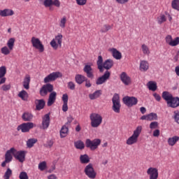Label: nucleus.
<instances>
[{
	"label": "nucleus",
	"mask_w": 179,
	"mask_h": 179,
	"mask_svg": "<svg viewBox=\"0 0 179 179\" xmlns=\"http://www.w3.org/2000/svg\"><path fill=\"white\" fill-rule=\"evenodd\" d=\"M26 151H17L15 148H11L10 150H7L5 154V160L1 163V167H6L8 163H10L13 157L18 160L20 163H23L26 160Z\"/></svg>",
	"instance_id": "nucleus-1"
},
{
	"label": "nucleus",
	"mask_w": 179,
	"mask_h": 179,
	"mask_svg": "<svg viewBox=\"0 0 179 179\" xmlns=\"http://www.w3.org/2000/svg\"><path fill=\"white\" fill-rule=\"evenodd\" d=\"M162 99L166 101L168 107H171V108L179 107V98L173 96L171 93L167 91L163 92Z\"/></svg>",
	"instance_id": "nucleus-2"
},
{
	"label": "nucleus",
	"mask_w": 179,
	"mask_h": 179,
	"mask_svg": "<svg viewBox=\"0 0 179 179\" xmlns=\"http://www.w3.org/2000/svg\"><path fill=\"white\" fill-rule=\"evenodd\" d=\"M142 132V126H138L136 129L134 131L133 134L127 140V145H135L138 142V138L139 135Z\"/></svg>",
	"instance_id": "nucleus-3"
},
{
	"label": "nucleus",
	"mask_w": 179,
	"mask_h": 179,
	"mask_svg": "<svg viewBox=\"0 0 179 179\" xmlns=\"http://www.w3.org/2000/svg\"><path fill=\"white\" fill-rule=\"evenodd\" d=\"M90 120L92 128H99V126L101 125V122H103V117H101L100 114L96 113H92L90 115Z\"/></svg>",
	"instance_id": "nucleus-4"
},
{
	"label": "nucleus",
	"mask_w": 179,
	"mask_h": 179,
	"mask_svg": "<svg viewBox=\"0 0 179 179\" xmlns=\"http://www.w3.org/2000/svg\"><path fill=\"white\" fill-rule=\"evenodd\" d=\"M112 110L114 113L120 114L121 111V101L120 100V95L118 94H115L112 98Z\"/></svg>",
	"instance_id": "nucleus-5"
},
{
	"label": "nucleus",
	"mask_w": 179,
	"mask_h": 179,
	"mask_svg": "<svg viewBox=\"0 0 179 179\" xmlns=\"http://www.w3.org/2000/svg\"><path fill=\"white\" fill-rule=\"evenodd\" d=\"M62 34H59L50 42V45L54 50H58V47H62Z\"/></svg>",
	"instance_id": "nucleus-6"
},
{
	"label": "nucleus",
	"mask_w": 179,
	"mask_h": 179,
	"mask_svg": "<svg viewBox=\"0 0 179 179\" xmlns=\"http://www.w3.org/2000/svg\"><path fill=\"white\" fill-rule=\"evenodd\" d=\"M100 143H101V140L99 138L94 139L91 141L90 139H87L85 142V145L87 148L91 149V150H96L99 146H100Z\"/></svg>",
	"instance_id": "nucleus-7"
},
{
	"label": "nucleus",
	"mask_w": 179,
	"mask_h": 179,
	"mask_svg": "<svg viewBox=\"0 0 179 179\" xmlns=\"http://www.w3.org/2000/svg\"><path fill=\"white\" fill-rule=\"evenodd\" d=\"M31 43L34 48L38 50L39 52H44V45L39 38L34 36L31 39Z\"/></svg>",
	"instance_id": "nucleus-8"
},
{
	"label": "nucleus",
	"mask_w": 179,
	"mask_h": 179,
	"mask_svg": "<svg viewBox=\"0 0 179 179\" xmlns=\"http://www.w3.org/2000/svg\"><path fill=\"white\" fill-rule=\"evenodd\" d=\"M84 172L87 175L89 178L94 179L96 178V173L93 168V165L92 164H89L85 168Z\"/></svg>",
	"instance_id": "nucleus-9"
},
{
	"label": "nucleus",
	"mask_w": 179,
	"mask_h": 179,
	"mask_svg": "<svg viewBox=\"0 0 179 179\" xmlns=\"http://www.w3.org/2000/svg\"><path fill=\"white\" fill-rule=\"evenodd\" d=\"M122 100L124 104L127 107H133V106L138 104V99L134 96H124Z\"/></svg>",
	"instance_id": "nucleus-10"
},
{
	"label": "nucleus",
	"mask_w": 179,
	"mask_h": 179,
	"mask_svg": "<svg viewBox=\"0 0 179 179\" xmlns=\"http://www.w3.org/2000/svg\"><path fill=\"white\" fill-rule=\"evenodd\" d=\"M32 128H34V123L33 122H27L22 123V124L19 125L17 128V131H21L23 133L29 132Z\"/></svg>",
	"instance_id": "nucleus-11"
},
{
	"label": "nucleus",
	"mask_w": 179,
	"mask_h": 179,
	"mask_svg": "<svg viewBox=\"0 0 179 179\" xmlns=\"http://www.w3.org/2000/svg\"><path fill=\"white\" fill-rule=\"evenodd\" d=\"M52 90H54V86L50 83L46 84L41 88L40 94L41 96H47V94H48V92L51 93Z\"/></svg>",
	"instance_id": "nucleus-12"
},
{
	"label": "nucleus",
	"mask_w": 179,
	"mask_h": 179,
	"mask_svg": "<svg viewBox=\"0 0 179 179\" xmlns=\"http://www.w3.org/2000/svg\"><path fill=\"white\" fill-rule=\"evenodd\" d=\"M110 75H111V73H110V71H106L102 76L99 77L96 79V85H103V83H106V82H107V80L110 79Z\"/></svg>",
	"instance_id": "nucleus-13"
},
{
	"label": "nucleus",
	"mask_w": 179,
	"mask_h": 179,
	"mask_svg": "<svg viewBox=\"0 0 179 179\" xmlns=\"http://www.w3.org/2000/svg\"><path fill=\"white\" fill-rule=\"evenodd\" d=\"M60 76H62V75L59 72L51 73L44 78V83H49V82H54V80H57Z\"/></svg>",
	"instance_id": "nucleus-14"
},
{
	"label": "nucleus",
	"mask_w": 179,
	"mask_h": 179,
	"mask_svg": "<svg viewBox=\"0 0 179 179\" xmlns=\"http://www.w3.org/2000/svg\"><path fill=\"white\" fill-rule=\"evenodd\" d=\"M147 174L149 176L150 179H157V177H159V172L156 168H149L147 171Z\"/></svg>",
	"instance_id": "nucleus-15"
},
{
	"label": "nucleus",
	"mask_w": 179,
	"mask_h": 179,
	"mask_svg": "<svg viewBox=\"0 0 179 179\" xmlns=\"http://www.w3.org/2000/svg\"><path fill=\"white\" fill-rule=\"evenodd\" d=\"M50 113L45 115L42 117V128L43 129H47L50 127Z\"/></svg>",
	"instance_id": "nucleus-16"
},
{
	"label": "nucleus",
	"mask_w": 179,
	"mask_h": 179,
	"mask_svg": "<svg viewBox=\"0 0 179 179\" xmlns=\"http://www.w3.org/2000/svg\"><path fill=\"white\" fill-rule=\"evenodd\" d=\"M55 100H57V92L52 91L49 94V98L47 103L48 106L51 107V106L55 103Z\"/></svg>",
	"instance_id": "nucleus-17"
},
{
	"label": "nucleus",
	"mask_w": 179,
	"mask_h": 179,
	"mask_svg": "<svg viewBox=\"0 0 179 179\" xmlns=\"http://www.w3.org/2000/svg\"><path fill=\"white\" fill-rule=\"evenodd\" d=\"M15 15V11L10 8H6L3 10H0V16L1 17H6L8 16H13Z\"/></svg>",
	"instance_id": "nucleus-18"
},
{
	"label": "nucleus",
	"mask_w": 179,
	"mask_h": 179,
	"mask_svg": "<svg viewBox=\"0 0 179 179\" xmlns=\"http://www.w3.org/2000/svg\"><path fill=\"white\" fill-rule=\"evenodd\" d=\"M141 120H145V121H155L157 120V114L155 113H151L148 115H143L141 117Z\"/></svg>",
	"instance_id": "nucleus-19"
},
{
	"label": "nucleus",
	"mask_w": 179,
	"mask_h": 179,
	"mask_svg": "<svg viewBox=\"0 0 179 179\" xmlns=\"http://www.w3.org/2000/svg\"><path fill=\"white\" fill-rule=\"evenodd\" d=\"M120 80L122 83L125 85V86H128V85H131V78L129 77L128 74L125 72H122L120 75Z\"/></svg>",
	"instance_id": "nucleus-20"
},
{
	"label": "nucleus",
	"mask_w": 179,
	"mask_h": 179,
	"mask_svg": "<svg viewBox=\"0 0 179 179\" xmlns=\"http://www.w3.org/2000/svg\"><path fill=\"white\" fill-rule=\"evenodd\" d=\"M83 71L87 74V78H90V79L94 78V75H93V69H92L90 65H85Z\"/></svg>",
	"instance_id": "nucleus-21"
},
{
	"label": "nucleus",
	"mask_w": 179,
	"mask_h": 179,
	"mask_svg": "<svg viewBox=\"0 0 179 179\" xmlns=\"http://www.w3.org/2000/svg\"><path fill=\"white\" fill-rule=\"evenodd\" d=\"M109 52L112 54V56L115 59H121V58H122L121 52L114 48H110Z\"/></svg>",
	"instance_id": "nucleus-22"
},
{
	"label": "nucleus",
	"mask_w": 179,
	"mask_h": 179,
	"mask_svg": "<svg viewBox=\"0 0 179 179\" xmlns=\"http://www.w3.org/2000/svg\"><path fill=\"white\" fill-rule=\"evenodd\" d=\"M149 69V62L146 60L140 61L139 70L141 72H146Z\"/></svg>",
	"instance_id": "nucleus-23"
},
{
	"label": "nucleus",
	"mask_w": 179,
	"mask_h": 179,
	"mask_svg": "<svg viewBox=\"0 0 179 179\" xmlns=\"http://www.w3.org/2000/svg\"><path fill=\"white\" fill-rule=\"evenodd\" d=\"M103 69H106V71H108L109 69H111L112 66H114V61L111 59H106L103 63Z\"/></svg>",
	"instance_id": "nucleus-24"
},
{
	"label": "nucleus",
	"mask_w": 179,
	"mask_h": 179,
	"mask_svg": "<svg viewBox=\"0 0 179 179\" xmlns=\"http://www.w3.org/2000/svg\"><path fill=\"white\" fill-rule=\"evenodd\" d=\"M35 104L36 110L40 111V110H43V108H44V106H45V101H44L43 99H36L35 101Z\"/></svg>",
	"instance_id": "nucleus-25"
},
{
	"label": "nucleus",
	"mask_w": 179,
	"mask_h": 179,
	"mask_svg": "<svg viewBox=\"0 0 179 179\" xmlns=\"http://www.w3.org/2000/svg\"><path fill=\"white\" fill-rule=\"evenodd\" d=\"M101 90H98L95 91L94 93L90 94L89 98L90 99V100H96V99H99V97L101 96Z\"/></svg>",
	"instance_id": "nucleus-26"
},
{
	"label": "nucleus",
	"mask_w": 179,
	"mask_h": 179,
	"mask_svg": "<svg viewBox=\"0 0 179 179\" xmlns=\"http://www.w3.org/2000/svg\"><path fill=\"white\" fill-rule=\"evenodd\" d=\"M87 78H86V76H85L83 75H80V74L76 75V78H75L76 82L78 85H82V83H83V82H85Z\"/></svg>",
	"instance_id": "nucleus-27"
},
{
	"label": "nucleus",
	"mask_w": 179,
	"mask_h": 179,
	"mask_svg": "<svg viewBox=\"0 0 179 179\" xmlns=\"http://www.w3.org/2000/svg\"><path fill=\"white\" fill-rule=\"evenodd\" d=\"M22 118L23 121H31V120H33V114H31V113L29 112H25L22 115Z\"/></svg>",
	"instance_id": "nucleus-28"
},
{
	"label": "nucleus",
	"mask_w": 179,
	"mask_h": 179,
	"mask_svg": "<svg viewBox=\"0 0 179 179\" xmlns=\"http://www.w3.org/2000/svg\"><path fill=\"white\" fill-rule=\"evenodd\" d=\"M80 161L82 164H87L90 162V158L88 155H82L80 156Z\"/></svg>",
	"instance_id": "nucleus-29"
},
{
	"label": "nucleus",
	"mask_w": 179,
	"mask_h": 179,
	"mask_svg": "<svg viewBox=\"0 0 179 179\" xmlns=\"http://www.w3.org/2000/svg\"><path fill=\"white\" fill-rule=\"evenodd\" d=\"M178 141H179L178 136H174L173 137L169 138L168 139V143L169 146H174V145H176V143H177V142Z\"/></svg>",
	"instance_id": "nucleus-30"
},
{
	"label": "nucleus",
	"mask_w": 179,
	"mask_h": 179,
	"mask_svg": "<svg viewBox=\"0 0 179 179\" xmlns=\"http://www.w3.org/2000/svg\"><path fill=\"white\" fill-rule=\"evenodd\" d=\"M98 69L100 72H104V69H103V57L99 56L98 60L96 62Z\"/></svg>",
	"instance_id": "nucleus-31"
},
{
	"label": "nucleus",
	"mask_w": 179,
	"mask_h": 179,
	"mask_svg": "<svg viewBox=\"0 0 179 179\" xmlns=\"http://www.w3.org/2000/svg\"><path fill=\"white\" fill-rule=\"evenodd\" d=\"M23 87H24L26 89V90H29V89H30V76H27L24 78V81H23Z\"/></svg>",
	"instance_id": "nucleus-32"
},
{
	"label": "nucleus",
	"mask_w": 179,
	"mask_h": 179,
	"mask_svg": "<svg viewBox=\"0 0 179 179\" xmlns=\"http://www.w3.org/2000/svg\"><path fill=\"white\" fill-rule=\"evenodd\" d=\"M18 97L24 100V101H27V99H29V94L25 90H22L19 92Z\"/></svg>",
	"instance_id": "nucleus-33"
},
{
	"label": "nucleus",
	"mask_w": 179,
	"mask_h": 179,
	"mask_svg": "<svg viewBox=\"0 0 179 179\" xmlns=\"http://www.w3.org/2000/svg\"><path fill=\"white\" fill-rule=\"evenodd\" d=\"M74 146L76 149H79L80 150L85 149V143L80 140L74 142Z\"/></svg>",
	"instance_id": "nucleus-34"
},
{
	"label": "nucleus",
	"mask_w": 179,
	"mask_h": 179,
	"mask_svg": "<svg viewBox=\"0 0 179 179\" xmlns=\"http://www.w3.org/2000/svg\"><path fill=\"white\" fill-rule=\"evenodd\" d=\"M68 127H66V125H64L60 130L61 138H65L66 135H68Z\"/></svg>",
	"instance_id": "nucleus-35"
},
{
	"label": "nucleus",
	"mask_w": 179,
	"mask_h": 179,
	"mask_svg": "<svg viewBox=\"0 0 179 179\" xmlns=\"http://www.w3.org/2000/svg\"><path fill=\"white\" fill-rule=\"evenodd\" d=\"M148 87L149 90H152V92H156L157 90V85H156V83L153 81L148 82Z\"/></svg>",
	"instance_id": "nucleus-36"
},
{
	"label": "nucleus",
	"mask_w": 179,
	"mask_h": 179,
	"mask_svg": "<svg viewBox=\"0 0 179 179\" xmlns=\"http://www.w3.org/2000/svg\"><path fill=\"white\" fill-rule=\"evenodd\" d=\"M12 50H13L8 46H4L1 48V52L3 54V55H9V54H10V51Z\"/></svg>",
	"instance_id": "nucleus-37"
},
{
	"label": "nucleus",
	"mask_w": 179,
	"mask_h": 179,
	"mask_svg": "<svg viewBox=\"0 0 179 179\" xmlns=\"http://www.w3.org/2000/svg\"><path fill=\"white\" fill-rule=\"evenodd\" d=\"M40 2L43 3L45 8H51L52 6V0H40Z\"/></svg>",
	"instance_id": "nucleus-38"
},
{
	"label": "nucleus",
	"mask_w": 179,
	"mask_h": 179,
	"mask_svg": "<svg viewBox=\"0 0 179 179\" xmlns=\"http://www.w3.org/2000/svg\"><path fill=\"white\" fill-rule=\"evenodd\" d=\"M37 143V139L36 138H30L27 141V148H33L34 146V143Z\"/></svg>",
	"instance_id": "nucleus-39"
},
{
	"label": "nucleus",
	"mask_w": 179,
	"mask_h": 179,
	"mask_svg": "<svg viewBox=\"0 0 179 179\" xmlns=\"http://www.w3.org/2000/svg\"><path fill=\"white\" fill-rule=\"evenodd\" d=\"M38 169L41 171H44V170H47V162L45 161H43V162L39 163Z\"/></svg>",
	"instance_id": "nucleus-40"
},
{
	"label": "nucleus",
	"mask_w": 179,
	"mask_h": 179,
	"mask_svg": "<svg viewBox=\"0 0 179 179\" xmlns=\"http://www.w3.org/2000/svg\"><path fill=\"white\" fill-rule=\"evenodd\" d=\"M7 47L10 48V50H13V47H15V38H11L7 42Z\"/></svg>",
	"instance_id": "nucleus-41"
},
{
	"label": "nucleus",
	"mask_w": 179,
	"mask_h": 179,
	"mask_svg": "<svg viewBox=\"0 0 179 179\" xmlns=\"http://www.w3.org/2000/svg\"><path fill=\"white\" fill-rule=\"evenodd\" d=\"M10 177H12V169H10V168H8L4 173L3 178L10 179Z\"/></svg>",
	"instance_id": "nucleus-42"
},
{
	"label": "nucleus",
	"mask_w": 179,
	"mask_h": 179,
	"mask_svg": "<svg viewBox=\"0 0 179 179\" xmlns=\"http://www.w3.org/2000/svg\"><path fill=\"white\" fill-rule=\"evenodd\" d=\"M171 7L176 10H179V0H173L171 3Z\"/></svg>",
	"instance_id": "nucleus-43"
},
{
	"label": "nucleus",
	"mask_w": 179,
	"mask_h": 179,
	"mask_svg": "<svg viewBox=\"0 0 179 179\" xmlns=\"http://www.w3.org/2000/svg\"><path fill=\"white\" fill-rule=\"evenodd\" d=\"M141 50L145 55H149L150 54V51L149 50V48L148 45L143 44L141 46Z\"/></svg>",
	"instance_id": "nucleus-44"
},
{
	"label": "nucleus",
	"mask_w": 179,
	"mask_h": 179,
	"mask_svg": "<svg viewBox=\"0 0 179 179\" xmlns=\"http://www.w3.org/2000/svg\"><path fill=\"white\" fill-rule=\"evenodd\" d=\"M5 75H6V67L5 66L0 67V78L5 77Z\"/></svg>",
	"instance_id": "nucleus-45"
},
{
	"label": "nucleus",
	"mask_w": 179,
	"mask_h": 179,
	"mask_svg": "<svg viewBox=\"0 0 179 179\" xmlns=\"http://www.w3.org/2000/svg\"><path fill=\"white\" fill-rule=\"evenodd\" d=\"M166 20V15H162L161 16L157 17V22L159 23V24H162V23H164Z\"/></svg>",
	"instance_id": "nucleus-46"
},
{
	"label": "nucleus",
	"mask_w": 179,
	"mask_h": 179,
	"mask_svg": "<svg viewBox=\"0 0 179 179\" xmlns=\"http://www.w3.org/2000/svg\"><path fill=\"white\" fill-rule=\"evenodd\" d=\"M65 24H66V17H63L60 20L59 26L62 27V29H65Z\"/></svg>",
	"instance_id": "nucleus-47"
},
{
	"label": "nucleus",
	"mask_w": 179,
	"mask_h": 179,
	"mask_svg": "<svg viewBox=\"0 0 179 179\" xmlns=\"http://www.w3.org/2000/svg\"><path fill=\"white\" fill-rule=\"evenodd\" d=\"M111 29V26L109 24H105L103 26V27L101 29V33H107L108 30Z\"/></svg>",
	"instance_id": "nucleus-48"
},
{
	"label": "nucleus",
	"mask_w": 179,
	"mask_h": 179,
	"mask_svg": "<svg viewBox=\"0 0 179 179\" xmlns=\"http://www.w3.org/2000/svg\"><path fill=\"white\" fill-rule=\"evenodd\" d=\"M179 45V37H176L175 39H172V42L171 43V47H176Z\"/></svg>",
	"instance_id": "nucleus-49"
},
{
	"label": "nucleus",
	"mask_w": 179,
	"mask_h": 179,
	"mask_svg": "<svg viewBox=\"0 0 179 179\" xmlns=\"http://www.w3.org/2000/svg\"><path fill=\"white\" fill-rule=\"evenodd\" d=\"M173 119L177 122V124H179V111L176 110L173 113Z\"/></svg>",
	"instance_id": "nucleus-50"
},
{
	"label": "nucleus",
	"mask_w": 179,
	"mask_h": 179,
	"mask_svg": "<svg viewBox=\"0 0 179 179\" xmlns=\"http://www.w3.org/2000/svg\"><path fill=\"white\" fill-rule=\"evenodd\" d=\"M19 178L20 179H29V176H27V173L22 171L20 173Z\"/></svg>",
	"instance_id": "nucleus-51"
},
{
	"label": "nucleus",
	"mask_w": 179,
	"mask_h": 179,
	"mask_svg": "<svg viewBox=\"0 0 179 179\" xmlns=\"http://www.w3.org/2000/svg\"><path fill=\"white\" fill-rule=\"evenodd\" d=\"M159 127V123L157 122H152L150 124V129H156Z\"/></svg>",
	"instance_id": "nucleus-52"
},
{
	"label": "nucleus",
	"mask_w": 179,
	"mask_h": 179,
	"mask_svg": "<svg viewBox=\"0 0 179 179\" xmlns=\"http://www.w3.org/2000/svg\"><path fill=\"white\" fill-rule=\"evenodd\" d=\"M165 40H166V44H169V45H171V42L173 41V37L171 36V35H168L165 38Z\"/></svg>",
	"instance_id": "nucleus-53"
},
{
	"label": "nucleus",
	"mask_w": 179,
	"mask_h": 179,
	"mask_svg": "<svg viewBox=\"0 0 179 179\" xmlns=\"http://www.w3.org/2000/svg\"><path fill=\"white\" fill-rule=\"evenodd\" d=\"M52 145H54V141L52 140H48L45 144H44L45 148H52Z\"/></svg>",
	"instance_id": "nucleus-54"
},
{
	"label": "nucleus",
	"mask_w": 179,
	"mask_h": 179,
	"mask_svg": "<svg viewBox=\"0 0 179 179\" xmlns=\"http://www.w3.org/2000/svg\"><path fill=\"white\" fill-rule=\"evenodd\" d=\"M67 86L70 90H75V83L73 82H69Z\"/></svg>",
	"instance_id": "nucleus-55"
},
{
	"label": "nucleus",
	"mask_w": 179,
	"mask_h": 179,
	"mask_svg": "<svg viewBox=\"0 0 179 179\" xmlns=\"http://www.w3.org/2000/svg\"><path fill=\"white\" fill-rule=\"evenodd\" d=\"M68 94H64L62 95V100L63 101V103H68Z\"/></svg>",
	"instance_id": "nucleus-56"
},
{
	"label": "nucleus",
	"mask_w": 179,
	"mask_h": 179,
	"mask_svg": "<svg viewBox=\"0 0 179 179\" xmlns=\"http://www.w3.org/2000/svg\"><path fill=\"white\" fill-rule=\"evenodd\" d=\"M2 90H3V92H6L8 90H10V85H3L1 87Z\"/></svg>",
	"instance_id": "nucleus-57"
},
{
	"label": "nucleus",
	"mask_w": 179,
	"mask_h": 179,
	"mask_svg": "<svg viewBox=\"0 0 179 179\" xmlns=\"http://www.w3.org/2000/svg\"><path fill=\"white\" fill-rule=\"evenodd\" d=\"M52 5L57 8H59V6H61V2H59V0H52Z\"/></svg>",
	"instance_id": "nucleus-58"
},
{
	"label": "nucleus",
	"mask_w": 179,
	"mask_h": 179,
	"mask_svg": "<svg viewBox=\"0 0 179 179\" xmlns=\"http://www.w3.org/2000/svg\"><path fill=\"white\" fill-rule=\"evenodd\" d=\"M78 5H80L81 6L83 5H86L87 0H76Z\"/></svg>",
	"instance_id": "nucleus-59"
},
{
	"label": "nucleus",
	"mask_w": 179,
	"mask_h": 179,
	"mask_svg": "<svg viewBox=\"0 0 179 179\" xmlns=\"http://www.w3.org/2000/svg\"><path fill=\"white\" fill-rule=\"evenodd\" d=\"M117 3H120L121 5H124V3H128L131 0H115Z\"/></svg>",
	"instance_id": "nucleus-60"
},
{
	"label": "nucleus",
	"mask_w": 179,
	"mask_h": 179,
	"mask_svg": "<svg viewBox=\"0 0 179 179\" xmlns=\"http://www.w3.org/2000/svg\"><path fill=\"white\" fill-rule=\"evenodd\" d=\"M153 96L155 97V100H157V101H160V100H162V96H160L157 93H154Z\"/></svg>",
	"instance_id": "nucleus-61"
},
{
	"label": "nucleus",
	"mask_w": 179,
	"mask_h": 179,
	"mask_svg": "<svg viewBox=\"0 0 179 179\" xmlns=\"http://www.w3.org/2000/svg\"><path fill=\"white\" fill-rule=\"evenodd\" d=\"M85 82V87H92V83H90V80H89L87 78H86Z\"/></svg>",
	"instance_id": "nucleus-62"
},
{
	"label": "nucleus",
	"mask_w": 179,
	"mask_h": 179,
	"mask_svg": "<svg viewBox=\"0 0 179 179\" xmlns=\"http://www.w3.org/2000/svg\"><path fill=\"white\" fill-rule=\"evenodd\" d=\"M62 110L64 113L68 111V103H63Z\"/></svg>",
	"instance_id": "nucleus-63"
},
{
	"label": "nucleus",
	"mask_w": 179,
	"mask_h": 179,
	"mask_svg": "<svg viewBox=\"0 0 179 179\" xmlns=\"http://www.w3.org/2000/svg\"><path fill=\"white\" fill-rule=\"evenodd\" d=\"M48 179H58V178L57 176H55V174H51L48 176Z\"/></svg>",
	"instance_id": "nucleus-64"
}]
</instances>
